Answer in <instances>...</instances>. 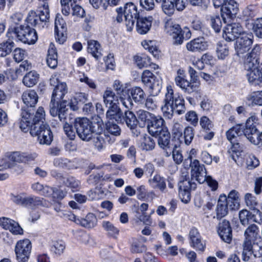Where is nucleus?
<instances>
[{
    "instance_id": "052dcab7",
    "label": "nucleus",
    "mask_w": 262,
    "mask_h": 262,
    "mask_svg": "<svg viewBox=\"0 0 262 262\" xmlns=\"http://www.w3.org/2000/svg\"><path fill=\"white\" fill-rule=\"evenodd\" d=\"M245 201L246 205L251 210H253V209H256L255 207L257 205V202L256 198L251 193H248L245 194Z\"/></svg>"
},
{
    "instance_id": "72a5a7b5",
    "label": "nucleus",
    "mask_w": 262,
    "mask_h": 262,
    "mask_svg": "<svg viewBox=\"0 0 262 262\" xmlns=\"http://www.w3.org/2000/svg\"><path fill=\"white\" fill-rule=\"evenodd\" d=\"M102 48L98 41L95 40L88 41V52L95 58L98 59L102 56Z\"/></svg>"
},
{
    "instance_id": "c9c22d12",
    "label": "nucleus",
    "mask_w": 262,
    "mask_h": 262,
    "mask_svg": "<svg viewBox=\"0 0 262 262\" xmlns=\"http://www.w3.org/2000/svg\"><path fill=\"white\" fill-rule=\"evenodd\" d=\"M153 74L149 70H145L143 71L142 75V81L145 84H149L150 89L152 90L151 93L154 95H157L160 91L161 86L158 84L157 88L155 84H151V80L153 78Z\"/></svg>"
},
{
    "instance_id": "9d476101",
    "label": "nucleus",
    "mask_w": 262,
    "mask_h": 262,
    "mask_svg": "<svg viewBox=\"0 0 262 262\" xmlns=\"http://www.w3.org/2000/svg\"><path fill=\"white\" fill-rule=\"evenodd\" d=\"M32 250V244L28 239L20 240L15 247L16 258L18 262H28Z\"/></svg>"
},
{
    "instance_id": "8fccbe9b",
    "label": "nucleus",
    "mask_w": 262,
    "mask_h": 262,
    "mask_svg": "<svg viewBox=\"0 0 262 262\" xmlns=\"http://www.w3.org/2000/svg\"><path fill=\"white\" fill-rule=\"evenodd\" d=\"M131 95L135 102L143 103L144 102L145 93L139 87H135L131 91Z\"/></svg>"
},
{
    "instance_id": "de8ad7c7",
    "label": "nucleus",
    "mask_w": 262,
    "mask_h": 262,
    "mask_svg": "<svg viewBox=\"0 0 262 262\" xmlns=\"http://www.w3.org/2000/svg\"><path fill=\"white\" fill-rule=\"evenodd\" d=\"M216 51L218 58L224 60L229 55V47L227 45L220 42L217 44Z\"/></svg>"
},
{
    "instance_id": "f257e3e1",
    "label": "nucleus",
    "mask_w": 262,
    "mask_h": 262,
    "mask_svg": "<svg viewBox=\"0 0 262 262\" xmlns=\"http://www.w3.org/2000/svg\"><path fill=\"white\" fill-rule=\"evenodd\" d=\"M19 127L24 132L30 130L33 137H37L40 144L49 145L53 141V136L50 127L45 123V112L42 107H39L34 116L29 111L23 110L20 114Z\"/></svg>"
},
{
    "instance_id": "5701e85b",
    "label": "nucleus",
    "mask_w": 262,
    "mask_h": 262,
    "mask_svg": "<svg viewBox=\"0 0 262 262\" xmlns=\"http://www.w3.org/2000/svg\"><path fill=\"white\" fill-rule=\"evenodd\" d=\"M0 226L5 230H9L14 235H22L23 234V229L19 224L10 218L1 217Z\"/></svg>"
},
{
    "instance_id": "4c0bfd02",
    "label": "nucleus",
    "mask_w": 262,
    "mask_h": 262,
    "mask_svg": "<svg viewBox=\"0 0 262 262\" xmlns=\"http://www.w3.org/2000/svg\"><path fill=\"white\" fill-rule=\"evenodd\" d=\"M150 186L154 189H159L162 192H165L166 185L164 179L159 174L155 175L148 180Z\"/></svg>"
},
{
    "instance_id": "a211bd4d",
    "label": "nucleus",
    "mask_w": 262,
    "mask_h": 262,
    "mask_svg": "<svg viewBox=\"0 0 262 262\" xmlns=\"http://www.w3.org/2000/svg\"><path fill=\"white\" fill-rule=\"evenodd\" d=\"M50 113L53 117H58L60 121L67 122L68 119H71L69 110L63 103H57L50 104Z\"/></svg>"
},
{
    "instance_id": "412c9836",
    "label": "nucleus",
    "mask_w": 262,
    "mask_h": 262,
    "mask_svg": "<svg viewBox=\"0 0 262 262\" xmlns=\"http://www.w3.org/2000/svg\"><path fill=\"white\" fill-rule=\"evenodd\" d=\"M164 123L165 121L161 117L153 115L147 126L149 133L154 136L162 132L164 128H167Z\"/></svg>"
},
{
    "instance_id": "49530a36",
    "label": "nucleus",
    "mask_w": 262,
    "mask_h": 262,
    "mask_svg": "<svg viewBox=\"0 0 262 262\" xmlns=\"http://www.w3.org/2000/svg\"><path fill=\"white\" fill-rule=\"evenodd\" d=\"M244 64L245 69L247 71H249L255 68H260V67L259 66L258 59L254 58L251 56V55L250 56L248 54L246 55V56L245 58Z\"/></svg>"
},
{
    "instance_id": "e433bc0d",
    "label": "nucleus",
    "mask_w": 262,
    "mask_h": 262,
    "mask_svg": "<svg viewBox=\"0 0 262 262\" xmlns=\"http://www.w3.org/2000/svg\"><path fill=\"white\" fill-rule=\"evenodd\" d=\"M88 95L83 93H76L71 99V107L73 110H77L82 105L86 103Z\"/></svg>"
},
{
    "instance_id": "f704fd0d",
    "label": "nucleus",
    "mask_w": 262,
    "mask_h": 262,
    "mask_svg": "<svg viewBox=\"0 0 262 262\" xmlns=\"http://www.w3.org/2000/svg\"><path fill=\"white\" fill-rule=\"evenodd\" d=\"M244 236V239L255 242L260 237L258 226L255 224L250 225L245 230Z\"/></svg>"
},
{
    "instance_id": "79ce46f5",
    "label": "nucleus",
    "mask_w": 262,
    "mask_h": 262,
    "mask_svg": "<svg viewBox=\"0 0 262 262\" xmlns=\"http://www.w3.org/2000/svg\"><path fill=\"white\" fill-rule=\"evenodd\" d=\"M135 114L131 111H126L123 117V122H125L127 126L130 129H134L138 122Z\"/></svg>"
},
{
    "instance_id": "c03bdc74",
    "label": "nucleus",
    "mask_w": 262,
    "mask_h": 262,
    "mask_svg": "<svg viewBox=\"0 0 262 262\" xmlns=\"http://www.w3.org/2000/svg\"><path fill=\"white\" fill-rule=\"evenodd\" d=\"M257 8L255 5H250L243 11L242 17L246 20L252 19L257 14Z\"/></svg>"
},
{
    "instance_id": "3c124183",
    "label": "nucleus",
    "mask_w": 262,
    "mask_h": 262,
    "mask_svg": "<svg viewBox=\"0 0 262 262\" xmlns=\"http://www.w3.org/2000/svg\"><path fill=\"white\" fill-rule=\"evenodd\" d=\"M137 198L139 200L145 201L148 199L150 196L151 199L154 195V192L152 191L148 192L144 185H141L138 187L137 189Z\"/></svg>"
},
{
    "instance_id": "bf43d9fd",
    "label": "nucleus",
    "mask_w": 262,
    "mask_h": 262,
    "mask_svg": "<svg viewBox=\"0 0 262 262\" xmlns=\"http://www.w3.org/2000/svg\"><path fill=\"white\" fill-rule=\"evenodd\" d=\"M184 142L186 145H189L194 137V129L192 127L188 126L184 130Z\"/></svg>"
},
{
    "instance_id": "0e129e2a",
    "label": "nucleus",
    "mask_w": 262,
    "mask_h": 262,
    "mask_svg": "<svg viewBox=\"0 0 262 262\" xmlns=\"http://www.w3.org/2000/svg\"><path fill=\"white\" fill-rule=\"evenodd\" d=\"M200 123L202 128L205 132L210 131L213 126L211 121L206 116H203L200 119Z\"/></svg>"
},
{
    "instance_id": "1a4fd4ad",
    "label": "nucleus",
    "mask_w": 262,
    "mask_h": 262,
    "mask_svg": "<svg viewBox=\"0 0 262 262\" xmlns=\"http://www.w3.org/2000/svg\"><path fill=\"white\" fill-rule=\"evenodd\" d=\"M14 33L21 42L28 44H34L37 39L36 31L29 25H20L14 28Z\"/></svg>"
},
{
    "instance_id": "0eeeda50",
    "label": "nucleus",
    "mask_w": 262,
    "mask_h": 262,
    "mask_svg": "<svg viewBox=\"0 0 262 262\" xmlns=\"http://www.w3.org/2000/svg\"><path fill=\"white\" fill-rule=\"evenodd\" d=\"M177 74V75L174 79L176 85L186 93L191 94L194 93L195 98L199 100L201 97L202 93L199 90V84L196 82L188 81L186 79L185 71L183 69H179Z\"/></svg>"
},
{
    "instance_id": "4be33fe9",
    "label": "nucleus",
    "mask_w": 262,
    "mask_h": 262,
    "mask_svg": "<svg viewBox=\"0 0 262 262\" xmlns=\"http://www.w3.org/2000/svg\"><path fill=\"white\" fill-rule=\"evenodd\" d=\"M217 233L225 243L230 244L232 239V228L229 221L224 220L219 224Z\"/></svg>"
},
{
    "instance_id": "2f4dec72",
    "label": "nucleus",
    "mask_w": 262,
    "mask_h": 262,
    "mask_svg": "<svg viewBox=\"0 0 262 262\" xmlns=\"http://www.w3.org/2000/svg\"><path fill=\"white\" fill-rule=\"evenodd\" d=\"M226 196L225 194H221L216 207V215L217 219L225 216L228 213V208L227 205Z\"/></svg>"
},
{
    "instance_id": "7c9ffc66",
    "label": "nucleus",
    "mask_w": 262,
    "mask_h": 262,
    "mask_svg": "<svg viewBox=\"0 0 262 262\" xmlns=\"http://www.w3.org/2000/svg\"><path fill=\"white\" fill-rule=\"evenodd\" d=\"M152 17H138L137 19V31L140 34L147 33L151 26Z\"/></svg>"
},
{
    "instance_id": "a19ab883",
    "label": "nucleus",
    "mask_w": 262,
    "mask_h": 262,
    "mask_svg": "<svg viewBox=\"0 0 262 262\" xmlns=\"http://www.w3.org/2000/svg\"><path fill=\"white\" fill-rule=\"evenodd\" d=\"M39 77V75L36 72L32 71L25 75L23 82L27 87H32L37 83Z\"/></svg>"
},
{
    "instance_id": "b1692460",
    "label": "nucleus",
    "mask_w": 262,
    "mask_h": 262,
    "mask_svg": "<svg viewBox=\"0 0 262 262\" xmlns=\"http://www.w3.org/2000/svg\"><path fill=\"white\" fill-rule=\"evenodd\" d=\"M21 99L24 103L28 107L27 108H22L23 110L29 111L32 115V118L34 116V113L32 112L33 110L29 109V107L32 108L35 106L38 102V96L37 93L34 90H28L24 92L21 96Z\"/></svg>"
},
{
    "instance_id": "bb28decb",
    "label": "nucleus",
    "mask_w": 262,
    "mask_h": 262,
    "mask_svg": "<svg viewBox=\"0 0 262 262\" xmlns=\"http://www.w3.org/2000/svg\"><path fill=\"white\" fill-rule=\"evenodd\" d=\"M37 157L35 152L28 153L15 151L10 156V159L13 162H30L34 161Z\"/></svg>"
},
{
    "instance_id": "393cba45",
    "label": "nucleus",
    "mask_w": 262,
    "mask_h": 262,
    "mask_svg": "<svg viewBox=\"0 0 262 262\" xmlns=\"http://www.w3.org/2000/svg\"><path fill=\"white\" fill-rule=\"evenodd\" d=\"M189 244L191 247L196 250L204 251L205 244L202 240V237L196 228H192L189 232Z\"/></svg>"
},
{
    "instance_id": "774afa93",
    "label": "nucleus",
    "mask_w": 262,
    "mask_h": 262,
    "mask_svg": "<svg viewBox=\"0 0 262 262\" xmlns=\"http://www.w3.org/2000/svg\"><path fill=\"white\" fill-rule=\"evenodd\" d=\"M253 29L259 38H262V18L257 19L254 25Z\"/></svg>"
},
{
    "instance_id": "f03ea898",
    "label": "nucleus",
    "mask_w": 262,
    "mask_h": 262,
    "mask_svg": "<svg viewBox=\"0 0 262 262\" xmlns=\"http://www.w3.org/2000/svg\"><path fill=\"white\" fill-rule=\"evenodd\" d=\"M161 106V110L164 116L170 119L175 112L178 115H181L186 112L185 101L182 95L173 94V90L170 86L167 87V92Z\"/></svg>"
},
{
    "instance_id": "2eb2a0df",
    "label": "nucleus",
    "mask_w": 262,
    "mask_h": 262,
    "mask_svg": "<svg viewBox=\"0 0 262 262\" xmlns=\"http://www.w3.org/2000/svg\"><path fill=\"white\" fill-rule=\"evenodd\" d=\"M166 33L170 35L175 45H181L184 40L183 31L179 24L171 21H168L165 26Z\"/></svg>"
},
{
    "instance_id": "aec40b11",
    "label": "nucleus",
    "mask_w": 262,
    "mask_h": 262,
    "mask_svg": "<svg viewBox=\"0 0 262 262\" xmlns=\"http://www.w3.org/2000/svg\"><path fill=\"white\" fill-rule=\"evenodd\" d=\"M158 138V144L165 151V156L169 157L171 153L172 147L170 146V135L167 128H164L162 132L154 136Z\"/></svg>"
},
{
    "instance_id": "c85d7f7f",
    "label": "nucleus",
    "mask_w": 262,
    "mask_h": 262,
    "mask_svg": "<svg viewBox=\"0 0 262 262\" xmlns=\"http://www.w3.org/2000/svg\"><path fill=\"white\" fill-rule=\"evenodd\" d=\"M67 92L68 89L66 83L60 82L53 90L50 104L59 103Z\"/></svg>"
},
{
    "instance_id": "20e7f679",
    "label": "nucleus",
    "mask_w": 262,
    "mask_h": 262,
    "mask_svg": "<svg viewBox=\"0 0 262 262\" xmlns=\"http://www.w3.org/2000/svg\"><path fill=\"white\" fill-rule=\"evenodd\" d=\"M188 160H189L191 167V173L192 179H194L200 184L203 183L206 181L212 190H216L218 188V183L216 180L213 179L211 177L206 176V170L204 165L201 164L199 161L196 159L192 161L191 157H189ZM185 161H187V160Z\"/></svg>"
},
{
    "instance_id": "6ab92c4d",
    "label": "nucleus",
    "mask_w": 262,
    "mask_h": 262,
    "mask_svg": "<svg viewBox=\"0 0 262 262\" xmlns=\"http://www.w3.org/2000/svg\"><path fill=\"white\" fill-rule=\"evenodd\" d=\"M221 10L222 17L226 23V19H231L235 16L238 11L237 4L234 0H227Z\"/></svg>"
},
{
    "instance_id": "4468645a",
    "label": "nucleus",
    "mask_w": 262,
    "mask_h": 262,
    "mask_svg": "<svg viewBox=\"0 0 262 262\" xmlns=\"http://www.w3.org/2000/svg\"><path fill=\"white\" fill-rule=\"evenodd\" d=\"M252 33H243L236 40L234 48L237 56L244 54L249 51L253 41Z\"/></svg>"
},
{
    "instance_id": "603ef678",
    "label": "nucleus",
    "mask_w": 262,
    "mask_h": 262,
    "mask_svg": "<svg viewBox=\"0 0 262 262\" xmlns=\"http://www.w3.org/2000/svg\"><path fill=\"white\" fill-rule=\"evenodd\" d=\"M113 88L117 92V94L119 96V97L122 96L125 97L129 92L128 89L119 80H116L114 81Z\"/></svg>"
},
{
    "instance_id": "7ed1b4c3",
    "label": "nucleus",
    "mask_w": 262,
    "mask_h": 262,
    "mask_svg": "<svg viewBox=\"0 0 262 262\" xmlns=\"http://www.w3.org/2000/svg\"><path fill=\"white\" fill-rule=\"evenodd\" d=\"M74 126L78 137L86 141L91 139L94 134H100L103 130L98 122H92L86 118H76Z\"/></svg>"
},
{
    "instance_id": "c756f323",
    "label": "nucleus",
    "mask_w": 262,
    "mask_h": 262,
    "mask_svg": "<svg viewBox=\"0 0 262 262\" xmlns=\"http://www.w3.org/2000/svg\"><path fill=\"white\" fill-rule=\"evenodd\" d=\"M246 77L251 85H258L262 82V68H255L247 71Z\"/></svg>"
},
{
    "instance_id": "9b49d317",
    "label": "nucleus",
    "mask_w": 262,
    "mask_h": 262,
    "mask_svg": "<svg viewBox=\"0 0 262 262\" xmlns=\"http://www.w3.org/2000/svg\"><path fill=\"white\" fill-rule=\"evenodd\" d=\"M194 180L191 177V180L189 178H182L178 183L179 196L181 201L184 203H188L191 198L190 190H194L196 187L195 182H192Z\"/></svg>"
},
{
    "instance_id": "39448f33",
    "label": "nucleus",
    "mask_w": 262,
    "mask_h": 262,
    "mask_svg": "<svg viewBox=\"0 0 262 262\" xmlns=\"http://www.w3.org/2000/svg\"><path fill=\"white\" fill-rule=\"evenodd\" d=\"M116 12L117 15L116 20L119 23H121L123 20V15L127 30L132 31L135 20L139 17V13L136 6L132 3H127L123 8L120 7L116 9Z\"/></svg>"
},
{
    "instance_id": "338daca9",
    "label": "nucleus",
    "mask_w": 262,
    "mask_h": 262,
    "mask_svg": "<svg viewBox=\"0 0 262 262\" xmlns=\"http://www.w3.org/2000/svg\"><path fill=\"white\" fill-rule=\"evenodd\" d=\"M253 29L259 38H262V18L257 19L254 25Z\"/></svg>"
},
{
    "instance_id": "09e8293b",
    "label": "nucleus",
    "mask_w": 262,
    "mask_h": 262,
    "mask_svg": "<svg viewBox=\"0 0 262 262\" xmlns=\"http://www.w3.org/2000/svg\"><path fill=\"white\" fill-rule=\"evenodd\" d=\"M102 225L109 236L116 238L119 232L117 228L108 221H103Z\"/></svg>"
},
{
    "instance_id": "6e6552de",
    "label": "nucleus",
    "mask_w": 262,
    "mask_h": 262,
    "mask_svg": "<svg viewBox=\"0 0 262 262\" xmlns=\"http://www.w3.org/2000/svg\"><path fill=\"white\" fill-rule=\"evenodd\" d=\"M38 14L34 11H31L27 17V25L32 27L36 26L42 22H47L50 18L49 6L47 3L41 4L38 6Z\"/></svg>"
},
{
    "instance_id": "37998d69",
    "label": "nucleus",
    "mask_w": 262,
    "mask_h": 262,
    "mask_svg": "<svg viewBox=\"0 0 262 262\" xmlns=\"http://www.w3.org/2000/svg\"><path fill=\"white\" fill-rule=\"evenodd\" d=\"M14 47V43L10 39L0 43V57H6L10 54Z\"/></svg>"
},
{
    "instance_id": "680f3d73",
    "label": "nucleus",
    "mask_w": 262,
    "mask_h": 262,
    "mask_svg": "<svg viewBox=\"0 0 262 262\" xmlns=\"http://www.w3.org/2000/svg\"><path fill=\"white\" fill-rule=\"evenodd\" d=\"M230 29V31L234 35V37L236 39L242 34L243 28L241 25L238 23H232L227 25ZM230 31V29H229Z\"/></svg>"
},
{
    "instance_id": "6e6d98bb",
    "label": "nucleus",
    "mask_w": 262,
    "mask_h": 262,
    "mask_svg": "<svg viewBox=\"0 0 262 262\" xmlns=\"http://www.w3.org/2000/svg\"><path fill=\"white\" fill-rule=\"evenodd\" d=\"M65 247V243L63 241H55L53 242V245L51 246V251L56 255H60L63 253Z\"/></svg>"
},
{
    "instance_id": "864d4df0",
    "label": "nucleus",
    "mask_w": 262,
    "mask_h": 262,
    "mask_svg": "<svg viewBox=\"0 0 262 262\" xmlns=\"http://www.w3.org/2000/svg\"><path fill=\"white\" fill-rule=\"evenodd\" d=\"M210 21L211 27L215 32H220L222 27V23L220 16L217 15L211 16Z\"/></svg>"
},
{
    "instance_id": "4d7b16f0",
    "label": "nucleus",
    "mask_w": 262,
    "mask_h": 262,
    "mask_svg": "<svg viewBox=\"0 0 262 262\" xmlns=\"http://www.w3.org/2000/svg\"><path fill=\"white\" fill-rule=\"evenodd\" d=\"M106 129L107 133L115 136H119L121 134V128L116 123L108 121L106 124Z\"/></svg>"
},
{
    "instance_id": "dca6fc26",
    "label": "nucleus",
    "mask_w": 262,
    "mask_h": 262,
    "mask_svg": "<svg viewBox=\"0 0 262 262\" xmlns=\"http://www.w3.org/2000/svg\"><path fill=\"white\" fill-rule=\"evenodd\" d=\"M50 174L59 184L72 189H76L79 185L78 181L66 172H61L57 170H52Z\"/></svg>"
},
{
    "instance_id": "13d9d810",
    "label": "nucleus",
    "mask_w": 262,
    "mask_h": 262,
    "mask_svg": "<svg viewBox=\"0 0 262 262\" xmlns=\"http://www.w3.org/2000/svg\"><path fill=\"white\" fill-rule=\"evenodd\" d=\"M134 60L137 66L140 69L147 67L149 65L150 59L148 57H141L139 55H136L134 57Z\"/></svg>"
},
{
    "instance_id": "a18cd8bd",
    "label": "nucleus",
    "mask_w": 262,
    "mask_h": 262,
    "mask_svg": "<svg viewBox=\"0 0 262 262\" xmlns=\"http://www.w3.org/2000/svg\"><path fill=\"white\" fill-rule=\"evenodd\" d=\"M174 0H163L161 8L163 12L168 16H171L175 12Z\"/></svg>"
},
{
    "instance_id": "e2e57ef3",
    "label": "nucleus",
    "mask_w": 262,
    "mask_h": 262,
    "mask_svg": "<svg viewBox=\"0 0 262 262\" xmlns=\"http://www.w3.org/2000/svg\"><path fill=\"white\" fill-rule=\"evenodd\" d=\"M246 164L247 168L252 169L259 165V161L254 155H250L247 158Z\"/></svg>"
},
{
    "instance_id": "ea45409f",
    "label": "nucleus",
    "mask_w": 262,
    "mask_h": 262,
    "mask_svg": "<svg viewBox=\"0 0 262 262\" xmlns=\"http://www.w3.org/2000/svg\"><path fill=\"white\" fill-rule=\"evenodd\" d=\"M103 98L106 107L118 105L119 103L118 96L111 90L106 89L105 91Z\"/></svg>"
},
{
    "instance_id": "cd10ccee",
    "label": "nucleus",
    "mask_w": 262,
    "mask_h": 262,
    "mask_svg": "<svg viewBox=\"0 0 262 262\" xmlns=\"http://www.w3.org/2000/svg\"><path fill=\"white\" fill-rule=\"evenodd\" d=\"M243 136L242 138L244 139V141L247 139L251 143L257 141V135H258L259 130L256 127L255 124H249L248 123L247 125H245V128L244 129Z\"/></svg>"
},
{
    "instance_id": "f3484780",
    "label": "nucleus",
    "mask_w": 262,
    "mask_h": 262,
    "mask_svg": "<svg viewBox=\"0 0 262 262\" xmlns=\"http://www.w3.org/2000/svg\"><path fill=\"white\" fill-rule=\"evenodd\" d=\"M66 23L61 14H57L55 20V32L56 40L59 43L62 44L66 40Z\"/></svg>"
},
{
    "instance_id": "5fc2aeb1",
    "label": "nucleus",
    "mask_w": 262,
    "mask_h": 262,
    "mask_svg": "<svg viewBox=\"0 0 262 262\" xmlns=\"http://www.w3.org/2000/svg\"><path fill=\"white\" fill-rule=\"evenodd\" d=\"M155 141L153 138L149 136H146L144 137L141 146L143 149L150 150L155 148Z\"/></svg>"
},
{
    "instance_id": "473e14b6",
    "label": "nucleus",
    "mask_w": 262,
    "mask_h": 262,
    "mask_svg": "<svg viewBox=\"0 0 262 262\" xmlns=\"http://www.w3.org/2000/svg\"><path fill=\"white\" fill-rule=\"evenodd\" d=\"M47 63L51 69H55L58 64L57 53L54 44L51 43L48 51Z\"/></svg>"
},
{
    "instance_id": "423d86ee",
    "label": "nucleus",
    "mask_w": 262,
    "mask_h": 262,
    "mask_svg": "<svg viewBox=\"0 0 262 262\" xmlns=\"http://www.w3.org/2000/svg\"><path fill=\"white\" fill-rule=\"evenodd\" d=\"M243 133V127L241 125H236L226 132L227 138L232 145L229 150V153L236 154L243 151L245 146L244 139L242 138Z\"/></svg>"
},
{
    "instance_id": "f8f14e48",
    "label": "nucleus",
    "mask_w": 262,
    "mask_h": 262,
    "mask_svg": "<svg viewBox=\"0 0 262 262\" xmlns=\"http://www.w3.org/2000/svg\"><path fill=\"white\" fill-rule=\"evenodd\" d=\"M12 201L16 204L30 209H34L36 207L42 205L45 201L43 198L35 195L26 196L24 195H13L12 198Z\"/></svg>"
},
{
    "instance_id": "ddd939ff",
    "label": "nucleus",
    "mask_w": 262,
    "mask_h": 262,
    "mask_svg": "<svg viewBox=\"0 0 262 262\" xmlns=\"http://www.w3.org/2000/svg\"><path fill=\"white\" fill-rule=\"evenodd\" d=\"M238 216L240 223L245 226L250 222L260 224L262 222V213L258 209H253L251 211L243 209L239 212Z\"/></svg>"
},
{
    "instance_id": "69168bd1",
    "label": "nucleus",
    "mask_w": 262,
    "mask_h": 262,
    "mask_svg": "<svg viewBox=\"0 0 262 262\" xmlns=\"http://www.w3.org/2000/svg\"><path fill=\"white\" fill-rule=\"evenodd\" d=\"M253 29L259 38H262V18L257 19L254 25Z\"/></svg>"
},
{
    "instance_id": "58836bf2",
    "label": "nucleus",
    "mask_w": 262,
    "mask_h": 262,
    "mask_svg": "<svg viewBox=\"0 0 262 262\" xmlns=\"http://www.w3.org/2000/svg\"><path fill=\"white\" fill-rule=\"evenodd\" d=\"M97 223L96 216L91 213H88L85 218H80L77 219V224H80L82 226L87 228H92L94 227Z\"/></svg>"
},
{
    "instance_id": "a878e982",
    "label": "nucleus",
    "mask_w": 262,
    "mask_h": 262,
    "mask_svg": "<svg viewBox=\"0 0 262 262\" xmlns=\"http://www.w3.org/2000/svg\"><path fill=\"white\" fill-rule=\"evenodd\" d=\"M208 43L203 37L193 39L187 43L186 47L192 52H201L208 48Z\"/></svg>"
}]
</instances>
